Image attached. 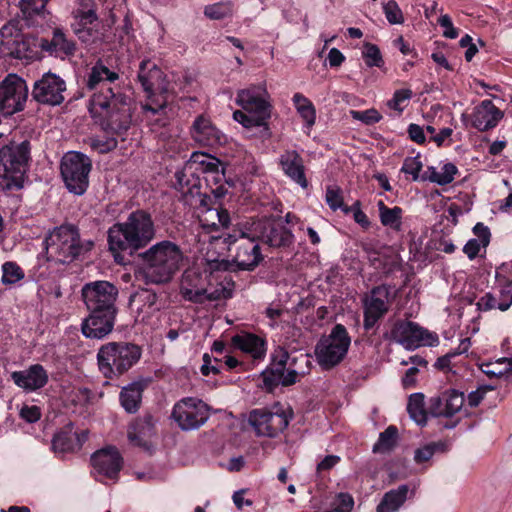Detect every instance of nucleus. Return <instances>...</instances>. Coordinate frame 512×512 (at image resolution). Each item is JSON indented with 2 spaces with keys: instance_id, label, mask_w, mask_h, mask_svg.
Wrapping results in <instances>:
<instances>
[{
  "instance_id": "obj_1",
  "label": "nucleus",
  "mask_w": 512,
  "mask_h": 512,
  "mask_svg": "<svg viewBox=\"0 0 512 512\" xmlns=\"http://www.w3.org/2000/svg\"><path fill=\"white\" fill-rule=\"evenodd\" d=\"M118 73L102 63L89 71L86 88L92 92L88 109L91 117L107 132L121 134L131 124V99L122 93Z\"/></svg>"
},
{
  "instance_id": "obj_2",
  "label": "nucleus",
  "mask_w": 512,
  "mask_h": 512,
  "mask_svg": "<svg viewBox=\"0 0 512 512\" xmlns=\"http://www.w3.org/2000/svg\"><path fill=\"white\" fill-rule=\"evenodd\" d=\"M228 268L225 259L208 257L203 270L193 266L184 271L180 294L185 300L199 304L232 297L234 282L226 273Z\"/></svg>"
},
{
  "instance_id": "obj_3",
  "label": "nucleus",
  "mask_w": 512,
  "mask_h": 512,
  "mask_svg": "<svg viewBox=\"0 0 512 512\" xmlns=\"http://www.w3.org/2000/svg\"><path fill=\"white\" fill-rule=\"evenodd\" d=\"M146 283L164 284L178 272L184 261L181 248L169 240L160 241L140 254Z\"/></svg>"
},
{
  "instance_id": "obj_4",
  "label": "nucleus",
  "mask_w": 512,
  "mask_h": 512,
  "mask_svg": "<svg viewBox=\"0 0 512 512\" xmlns=\"http://www.w3.org/2000/svg\"><path fill=\"white\" fill-rule=\"evenodd\" d=\"M155 236L151 216L142 211L132 212L123 223H116L108 230L109 249L113 253L135 251L145 247Z\"/></svg>"
},
{
  "instance_id": "obj_5",
  "label": "nucleus",
  "mask_w": 512,
  "mask_h": 512,
  "mask_svg": "<svg viewBox=\"0 0 512 512\" xmlns=\"http://www.w3.org/2000/svg\"><path fill=\"white\" fill-rule=\"evenodd\" d=\"M267 92L262 85H253L237 93L236 103L243 111L233 113V119L245 128L257 127L263 136H269L267 120L270 118V105L266 100Z\"/></svg>"
},
{
  "instance_id": "obj_6",
  "label": "nucleus",
  "mask_w": 512,
  "mask_h": 512,
  "mask_svg": "<svg viewBox=\"0 0 512 512\" xmlns=\"http://www.w3.org/2000/svg\"><path fill=\"white\" fill-rule=\"evenodd\" d=\"M141 357L139 346L127 342H109L100 347L97 363L105 378L112 379L128 371Z\"/></svg>"
},
{
  "instance_id": "obj_7",
  "label": "nucleus",
  "mask_w": 512,
  "mask_h": 512,
  "mask_svg": "<svg viewBox=\"0 0 512 512\" xmlns=\"http://www.w3.org/2000/svg\"><path fill=\"white\" fill-rule=\"evenodd\" d=\"M29 153L30 145L27 141L0 149V190L23 187Z\"/></svg>"
},
{
  "instance_id": "obj_8",
  "label": "nucleus",
  "mask_w": 512,
  "mask_h": 512,
  "mask_svg": "<svg viewBox=\"0 0 512 512\" xmlns=\"http://www.w3.org/2000/svg\"><path fill=\"white\" fill-rule=\"evenodd\" d=\"M138 79L147 98L142 105L144 113L155 115L162 111L168 102V84L161 69L153 61L143 60Z\"/></svg>"
},
{
  "instance_id": "obj_9",
  "label": "nucleus",
  "mask_w": 512,
  "mask_h": 512,
  "mask_svg": "<svg viewBox=\"0 0 512 512\" xmlns=\"http://www.w3.org/2000/svg\"><path fill=\"white\" fill-rule=\"evenodd\" d=\"M44 243L48 259L59 263L72 262L84 250L78 230L71 225L54 228L46 236ZM92 245V242H88L85 250Z\"/></svg>"
},
{
  "instance_id": "obj_10",
  "label": "nucleus",
  "mask_w": 512,
  "mask_h": 512,
  "mask_svg": "<svg viewBox=\"0 0 512 512\" xmlns=\"http://www.w3.org/2000/svg\"><path fill=\"white\" fill-rule=\"evenodd\" d=\"M298 361L309 362L304 354L290 357L283 347H277L271 354L270 367L262 373L264 387L272 390L279 384L288 386L296 383L298 375L305 373L304 370L297 369Z\"/></svg>"
},
{
  "instance_id": "obj_11",
  "label": "nucleus",
  "mask_w": 512,
  "mask_h": 512,
  "mask_svg": "<svg viewBox=\"0 0 512 512\" xmlns=\"http://www.w3.org/2000/svg\"><path fill=\"white\" fill-rule=\"evenodd\" d=\"M197 170L211 174L216 182L224 177V166L219 159L206 153H193L184 168L175 173L177 189L182 193H193L199 187V178H194Z\"/></svg>"
},
{
  "instance_id": "obj_12",
  "label": "nucleus",
  "mask_w": 512,
  "mask_h": 512,
  "mask_svg": "<svg viewBox=\"0 0 512 512\" xmlns=\"http://www.w3.org/2000/svg\"><path fill=\"white\" fill-rule=\"evenodd\" d=\"M351 339L346 328L337 324L330 334L322 338L315 348L317 361L324 369L338 365L346 356Z\"/></svg>"
},
{
  "instance_id": "obj_13",
  "label": "nucleus",
  "mask_w": 512,
  "mask_h": 512,
  "mask_svg": "<svg viewBox=\"0 0 512 512\" xmlns=\"http://www.w3.org/2000/svg\"><path fill=\"white\" fill-rule=\"evenodd\" d=\"M91 160L80 152H68L61 162V175L67 189L76 195H82L89 185Z\"/></svg>"
},
{
  "instance_id": "obj_14",
  "label": "nucleus",
  "mask_w": 512,
  "mask_h": 512,
  "mask_svg": "<svg viewBox=\"0 0 512 512\" xmlns=\"http://www.w3.org/2000/svg\"><path fill=\"white\" fill-rule=\"evenodd\" d=\"M244 222L239 223L233 233L223 237V243L231 245L237 243L234 262L241 270H253L262 261L258 240L250 235H242Z\"/></svg>"
},
{
  "instance_id": "obj_15",
  "label": "nucleus",
  "mask_w": 512,
  "mask_h": 512,
  "mask_svg": "<svg viewBox=\"0 0 512 512\" xmlns=\"http://www.w3.org/2000/svg\"><path fill=\"white\" fill-rule=\"evenodd\" d=\"M243 234L255 237L271 247L286 246L291 243L293 237L281 221L272 218L244 222Z\"/></svg>"
},
{
  "instance_id": "obj_16",
  "label": "nucleus",
  "mask_w": 512,
  "mask_h": 512,
  "mask_svg": "<svg viewBox=\"0 0 512 512\" xmlns=\"http://www.w3.org/2000/svg\"><path fill=\"white\" fill-rule=\"evenodd\" d=\"M72 16L74 18L72 28L80 41L92 44L101 39L94 0H76V8Z\"/></svg>"
},
{
  "instance_id": "obj_17",
  "label": "nucleus",
  "mask_w": 512,
  "mask_h": 512,
  "mask_svg": "<svg viewBox=\"0 0 512 512\" xmlns=\"http://www.w3.org/2000/svg\"><path fill=\"white\" fill-rule=\"evenodd\" d=\"M28 87L24 79L17 74H8L0 82V112L11 116L25 108Z\"/></svg>"
},
{
  "instance_id": "obj_18",
  "label": "nucleus",
  "mask_w": 512,
  "mask_h": 512,
  "mask_svg": "<svg viewBox=\"0 0 512 512\" xmlns=\"http://www.w3.org/2000/svg\"><path fill=\"white\" fill-rule=\"evenodd\" d=\"M209 407L198 398L187 397L177 402L172 417L181 430L191 431L200 428L209 419Z\"/></svg>"
},
{
  "instance_id": "obj_19",
  "label": "nucleus",
  "mask_w": 512,
  "mask_h": 512,
  "mask_svg": "<svg viewBox=\"0 0 512 512\" xmlns=\"http://www.w3.org/2000/svg\"><path fill=\"white\" fill-rule=\"evenodd\" d=\"M82 299L89 311H117L115 303L118 289L108 281L97 280L86 283L81 289Z\"/></svg>"
},
{
  "instance_id": "obj_20",
  "label": "nucleus",
  "mask_w": 512,
  "mask_h": 512,
  "mask_svg": "<svg viewBox=\"0 0 512 512\" xmlns=\"http://www.w3.org/2000/svg\"><path fill=\"white\" fill-rule=\"evenodd\" d=\"M390 337L407 350H414L420 346H434L438 343V336L423 329L412 321L397 320L391 329Z\"/></svg>"
},
{
  "instance_id": "obj_21",
  "label": "nucleus",
  "mask_w": 512,
  "mask_h": 512,
  "mask_svg": "<svg viewBox=\"0 0 512 512\" xmlns=\"http://www.w3.org/2000/svg\"><path fill=\"white\" fill-rule=\"evenodd\" d=\"M286 411L275 406L272 410L254 409L249 413L248 421L258 436L275 437L289 424Z\"/></svg>"
},
{
  "instance_id": "obj_22",
  "label": "nucleus",
  "mask_w": 512,
  "mask_h": 512,
  "mask_svg": "<svg viewBox=\"0 0 512 512\" xmlns=\"http://www.w3.org/2000/svg\"><path fill=\"white\" fill-rule=\"evenodd\" d=\"M395 291L388 285L374 287L364 299L365 330L372 329L375 324L388 312L394 301Z\"/></svg>"
},
{
  "instance_id": "obj_23",
  "label": "nucleus",
  "mask_w": 512,
  "mask_h": 512,
  "mask_svg": "<svg viewBox=\"0 0 512 512\" xmlns=\"http://www.w3.org/2000/svg\"><path fill=\"white\" fill-rule=\"evenodd\" d=\"M65 81L54 73H45L33 86V98L42 104L59 105L64 101Z\"/></svg>"
},
{
  "instance_id": "obj_24",
  "label": "nucleus",
  "mask_w": 512,
  "mask_h": 512,
  "mask_svg": "<svg viewBox=\"0 0 512 512\" xmlns=\"http://www.w3.org/2000/svg\"><path fill=\"white\" fill-rule=\"evenodd\" d=\"M93 473L96 478L116 479L122 468L123 459L117 448L108 446L96 451L91 456Z\"/></svg>"
},
{
  "instance_id": "obj_25",
  "label": "nucleus",
  "mask_w": 512,
  "mask_h": 512,
  "mask_svg": "<svg viewBox=\"0 0 512 512\" xmlns=\"http://www.w3.org/2000/svg\"><path fill=\"white\" fill-rule=\"evenodd\" d=\"M89 312L90 314L81 323L82 334L89 339L105 338L114 328L117 311Z\"/></svg>"
},
{
  "instance_id": "obj_26",
  "label": "nucleus",
  "mask_w": 512,
  "mask_h": 512,
  "mask_svg": "<svg viewBox=\"0 0 512 512\" xmlns=\"http://www.w3.org/2000/svg\"><path fill=\"white\" fill-rule=\"evenodd\" d=\"M234 348L248 355L254 361H263L267 354V340L251 332H240L231 338Z\"/></svg>"
},
{
  "instance_id": "obj_27",
  "label": "nucleus",
  "mask_w": 512,
  "mask_h": 512,
  "mask_svg": "<svg viewBox=\"0 0 512 512\" xmlns=\"http://www.w3.org/2000/svg\"><path fill=\"white\" fill-rule=\"evenodd\" d=\"M191 137L202 146L213 147L225 142V136L221 131L203 115L195 119L191 127Z\"/></svg>"
},
{
  "instance_id": "obj_28",
  "label": "nucleus",
  "mask_w": 512,
  "mask_h": 512,
  "mask_svg": "<svg viewBox=\"0 0 512 512\" xmlns=\"http://www.w3.org/2000/svg\"><path fill=\"white\" fill-rule=\"evenodd\" d=\"M503 112L492 101L483 100L471 114V123L479 131H487L496 127L503 118Z\"/></svg>"
},
{
  "instance_id": "obj_29",
  "label": "nucleus",
  "mask_w": 512,
  "mask_h": 512,
  "mask_svg": "<svg viewBox=\"0 0 512 512\" xmlns=\"http://www.w3.org/2000/svg\"><path fill=\"white\" fill-rule=\"evenodd\" d=\"M279 164L283 173L302 188L308 187L305 175L304 161L295 150H286L279 157Z\"/></svg>"
},
{
  "instance_id": "obj_30",
  "label": "nucleus",
  "mask_w": 512,
  "mask_h": 512,
  "mask_svg": "<svg viewBox=\"0 0 512 512\" xmlns=\"http://www.w3.org/2000/svg\"><path fill=\"white\" fill-rule=\"evenodd\" d=\"M13 382L26 391H35L44 387L48 382V374L40 364L31 365L29 368L21 371H15L11 374Z\"/></svg>"
},
{
  "instance_id": "obj_31",
  "label": "nucleus",
  "mask_w": 512,
  "mask_h": 512,
  "mask_svg": "<svg viewBox=\"0 0 512 512\" xmlns=\"http://www.w3.org/2000/svg\"><path fill=\"white\" fill-rule=\"evenodd\" d=\"M39 46L42 50L62 59L72 56L76 49L75 43L58 28L53 30L51 40L42 39Z\"/></svg>"
},
{
  "instance_id": "obj_32",
  "label": "nucleus",
  "mask_w": 512,
  "mask_h": 512,
  "mask_svg": "<svg viewBox=\"0 0 512 512\" xmlns=\"http://www.w3.org/2000/svg\"><path fill=\"white\" fill-rule=\"evenodd\" d=\"M458 172V168L454 163L440 162L439 167L428 166L422 174L421 180L445 186L454 181Z\"/></svg>"
},
{
  "instance_id": "obj_33",
  "label": "nucleus",
  "mask_w": 512,
  "mask_h": 512,
  "mask_svg": "<svg viewBox=\"0 0 512 512\" xmlns=\"http://www.w3.org/2000/svg\"><path fill=\"white\" fill-rule=\"evenodd\" d=\"M144 388L145 384L142 381L132 382L122 388L119 399L125 411L135 413L139 409Z\"/></svg>"
},
{
  "instance_id": "obj_34",
  "label": "nucleus",
  "mask_w": 512,
  "mask_h": 512,
  "mask_svg": "<svg viewBox=\"0 0 512 512\" xmlns=\"http://www.w3.org/2000/svg\"><path fill=\"white\" fill-rule=\"evenodd\" d=\"M473 233L477 238L470 239L463 248L464 253L469 259L476 258L480 251L489 245L491 238L489 228L481 222L474 226Z\"/></svg>"
},
{
  "instance_id": "obj_35",
  "label": "nucleus",
  "mask_w": 512,
  "mask_h": 512,
  "mask_svg": "<svg viewBox=\"0 0 512 512\" xmlns=\"http://www.w3.org/2000/svg\"><path fill=\"white\" fill-rule=\"evenodd\" d=\"M409 486L404 484L386 492L377 506V512H397L407 500Z\"/></svg>"
},
{
  "instance_id": "obj_36",
  "label": "nucleus",
  "mask_w": 512,
  "mask_h": 512,
  "mask_svg": "<svg viewBox=\"0 0 512 512\" xmlns=\"http://www.w3.org/2000/svg\"><path fill=\"white\" fill-rule=\"evenodd\" d=\"M292 101L296 111L305 122L304 132L309 135L316 121L315 107L313 103L301 93H295L293 95Z\"/></svg>"
},
{
  "instance_id": "obj_37",
  "label": "nucleus",
  "mask_w": 512,
  "mask_h": 512,
  "mask_svg": "<svg viewBox=\"0 0 512 512\" xmlns=\"http://www.w3.org/2000/svg\"><path fill=\"white\" fill-rule=\"evenodd\" d=\"M377 207L381 224L395 232H400L402 230V208L399 206L390 208L383 201H379Z\"/></svg>"
},
{
  "instance_id": "obj_38",
  "label": "nucleus",
  "mask_w": 512,
  "mask_h": 512,
  "mask_svg": "<svg viewBox=\"0 0 512 512\" xmlns=\"http://www.w3.org/2000/svg\"><path fill=\"white\" fill-rule=\"evenodd\" d=\"M199 220L205 228H227L230 223V216L227 210L220 207L207 208L199 216Z\"/></svg>"
},
{
  "instance_id": "obj_39",
  "label": "nucleus",
  "mask_w": 512,
  "mask_h": 512,
  "mask_svg": "<svg viewBox=\"0 0 512 512\" xmlns=\"http://www.w3.org/2000/svg\"><path fill=\"white\" fill-rule=\"evenodd\" d=\"M512 272V262L504 263L496 269V280L500 285H503L501 289V295L505 298V302L498 304V309L505 311L512 304V279L507 276L506 273Z\"/></svg>"
},
{
  "instance_id": "obj_40",
  "label": "nucleus",
  "mask_w": 512,
  "mask_h": 512,
  "mask_svg": "<svg viewBox=\"0 0 512 512\" xmlns=\"http://www.w3.org/2000/svg\"><path fill=\"white\" fill-rule=\"evenodd\" d=\"M407 411L410 418L418 425L424 426L427 423V415L425 410L424 395L422 393L411 394L407 404Z\"/></svg>"
},
{
  "instance_id": "obj_41",
  "label": "nucleus",
  "mask_w": 512,
  "mask_h": 512,
  "mask_svg": "<svg viewBox=\"0 0 512 512\" xmlns=\"http://www.w3.org/2000/svg\"><path fill=\"white\" fill-rule=\"evenodd\" d=\"M470 347V338L461 339L459 345L444 356L438 358L435 365L440 369L452 370L457 364L456 358L466 354Z\"/></svg>"
},
{
  "instance_id": "obj_42",
  "label": "nucleus",
  "mask_w": 512,
  "mask_h": 512,
  "mask_svg": "<svg viewBox=\"0 0 512 512\" xmlns=\"http://www.w3.org/2000/svg\"><path fill=\"white\" fill-rule=\"evenodd\" d=\"M149 431L150 429L146 424L135 423L128 430V439L132 445L150 452L152 450V443L148 439Z\"/></svg>"
},
{
  "instance_id": "obj_43",
  "label": "nucleus",
  "mask_w": 512,
  "mask_h": 512,
  "mask_svg": "<svg viewBox=\"0 0 512 512\" xmlns=\"http://www.w3.org/2000/svg\"><path fill=\"white\" fill-rule=\"evenodd\" d=\"M481 371L490 378H500L512 372V358H499L492 362L482 363Z\"/></svg>"
},
{
  "instance_id": "obj_44",
  "label": "nucleus",
  "mask_w": 512,
  "mask_h": 512,
  "mask_svg": "<svg viewBox=\"0 0 512 512\" xmlns=\"http://www.w3.org/2000/svg\"><path fill=\"white\" fill-rule=\"evenodd\" d=\"M398 438V430L395 426L387 427L379 434L377 442L373 445V452L385 454L390 452L396 445Z\"/></svg>"
},
{
  "instance_id": "obj_45",
  "label": "nucleus",
  "mask_w": 512,
  "mask_h": 512,
  "mask_svg": "<svg viewBox=\"0 0 512 512\" xmlns=\"http://www.w3.org/2000/svg\"><path fill=\"white\" fill-rule=\"evenodd\" d=\"M234 12L232 1H221L205 6L204 15L211 20H222L231 17Z\"/></svg>"
},
{
  "instance_id": "obj_46",
  "label": "nucleus",
  "mask_w": 512,
  "mask_h": 512,
  "mask_svg": "<svg viewBox=\"0 0 512 512\" xmlns=\"http://www.w3.org/2000/svg\"><path fill=\"white\" fill-rule=\"evenodd\" d=\"M48 2L49 0H21L20 9L23 17L27 20H32L36 16L44 18Z\"/></svg>"
},
{
  "instance_id": "obj_47",
  "label": "nucleus",
  "mask_w": 512,
  "mask_h": 512,
  "mask_svg": "<svg viewBox=\"0 0 512 512\" xmlns=\"http://www.w3.org/2000/svg\"><path fill=\"white\" fill-rule=\"evenodd\" d=\"M362 57L368 67H382L384 64L380 49L371 43H366L362 50Z\"/></svg>"
},
{
  "instance_id": "obj_48",
  "label": "nucleus",
  "mask_w": 512,
  "mask_h": 512,
  "mask_svg": "<svg viewBox=\"0 0 512 512\" xmlns=\"http://www.w3.org/2000/svg\"><path fill=\"white\" fill-rule=\"evenodd\" d=\"M445 444L443 442L429 443L421 448H418L414 453V461L418 464L430 460L436 451H444Z\"/></svg>"
},
{
  "instance_id": "obj_49",
  "label": "nucleus",
  "mask_w": 512,
  "mask_h": 512,
  "mask_svg": "<svg viewBox=\"0 0 512 512\" xmlns=\"http://www.w3.org/2000/svg\"><path fill=\"white\" fill-rule=\"evenodd\" d=\"M2 282L4 284H15L24 278L22 268L15 262H6L2 266Z\"/></svg>"
},
{
  "instance_id": "obj_50",
  "label": "nucleus",
  "mask_w": 512,
  "mask_h": 512,
  "mask_svg": "<svg viewBox=\"0 0 512 512\" xmlns=\"http://www.w3.org/2000/svg\"><path fill=\"white\" fill-rule=\"evenodd\" d=\"M445 407L449 410L451 417L458 413L463 407L465 398L462 392L449 390L444 392Z\"/></svg>"
},
{
  "instance_id": "obj_51",
  "label": "nucleus",
  "mask_w": 512,
  "mask_h": 512,
  "mask_svg": "<svg viewBox=\"0 0 512 512\" xmlns=\"http://www.w3.org/2000/svg\"><path fill=\"white\" fill-rule=\"evenodd\" d=\"M383 12L390 24L396 25L404 23V15L395 0H388L383 3Z\"/></svg>"
},
{
  "instance_id": "obj_52",
  "label": "nucleus",
  "mask_w": 512,
  "mask_h": 512,
  "mask_svg": "<svg viewBox=\"0 0 512 512\" xmlns=\"http://www.w3.org/2000/svg\"><path fill=\"white\" fill-rule=\"evenodd\" d=\"M423 164L420 160V156H413V157H407L405 158L401 172L411 175L413 181L419 180L420 177V171L422 170Z\"/></svg>"
},
{
  "instance_id": "obj_53",
  "label": "nucleus",
  "mask_w": 512,
  "mask_h": 512,
  "mask_svg": "<svg viewBox=\"0 0 512 512\" xmlns=\"http://www.w3.org/2000/svg\"><path fill=\"white\" fill-rule=\"evenodd\" d=\"M325 199L326 203L333 211H336L338 209H341L343 211V208L347 207L343 206V197L341 189L335 185L327 187Z\"/></svg>"
},
{
  "instance_id": "obj_54",
  "label": "nucleus",
  "mask_w": 512,
  "mask_h": 512,
  "mask_svg": "<svg viewBox=\"0 0 512 512\" xmlns=\"http://www.w3.org/2000/svg\"><path fill=\"white\" fill-rule=\"evenodd\" d=\"M412 97L410 89H399L393 94V97L388 101V106L401 113L405 108V103Z\"/></svg>"
},
{
  "instance_id": "obj_55",
  "label": "nucleus",
  "mask_w": 512,
  "mask_h": 512,
  "mask_svg": "<svg viewBox=\"0 0 512 512\" xmlns=\"http://www.w3.org/2000/svg\"><path fill=\"white\" fill-rule=\"evenodd\" d=\"M343 212L353 214L354 221L362 228L368 229L371 225L367 215L361 209L360 201H355L351 206L343 208Z\"/></svg>"
},
{
  "instance_id": "obj_56",
  "label": "nucleus",
  "mask_w": 512,
  "mask_h": 512,
  "mask_svg": "<svg viewBox=\"0 0 512 512\" xmlns=\"http://www.w3.org/2000/svg\"><path fill=\"white\" fill-rule=\"evenodd\" d=\"M428 413L433 417H451L449 410L445 407L444 393L430 399Z\"/></svg>"
},
{
  "instance_id": "obj_57",
  "label": "nucleus",
  "mask_w": 512,
  "mask_h": 512,
  "mask_svg": "<svg viewBox=\"0 0 512 512\" xmlns=\"http://www.w3.org/2000/svg\"><path fill=\"white\" fill-rule=\"evenodd\" d=\"M90 146L98 153H107L117 146V141L112 137L92 138L90 140Z\"/></svg>"
},
{
  "instance_id": "obj_58",
  "label": "nucleus",
  "mask_w": 512,
  "mask_h": 512,
  "mask_svg": "<svg viewBox=\"0 0 512 512\" xmlns=\"http://www.w3.org/2000/svg\"><path fill=\"white\" fill-rule=\"evenodd\" d=\"M222 370V359L215 357L213 360L210 355H203V364L201 372L203 375L208 376L210 373L218 374Z\"/></svg>"
},
{
  "instance_id": "obj_59",
  "label": "nucleus",
  "mask_w": 512,
  "mask_h": 512,
  "mask_svg": "<svg viewBox=\"0 0 512 512\" xmlns=\"http://www.w3.org/2000/svg\"><path fill=\"white\" fill-rule=\"evenodd\" d=\"M354 119L359 120L365 124H374L381 120L382 116L375 109H368L365 111H351Z\"/></svg>"
},
{
  "instance_id": "obj_60",
  "label": "nucleus",
  "mask_w": 512,
  "mask_h": 512,
  "mask_svg": "<svg viewBox=\"0 0 512 512\" xmlns=\"http://www.w3.org/2000/svg\"><path fill=\"white\" fill-rule=\"evenodd\" d=\"M438 24L443 28V36L448 39H455L459 35V31L454 27L449 15H441Z\"/></svg>"
},
{
  "instance_id": "obj_61",
  "label": "nucleus",
  "mask_w": 512,
  "mask_h": 512,
  "mask_svg": "<svg viewBox=\"0 0 512 512\" xmlns=\"http://www.w3.org/2000/svg\"><path fill=\"white\" fill-rule=\"evenodd\" d=\"M52 446L55 451L66 452L73 449V443L70 441L67 433H58L52 441Z\"/></svg>"
},
{
  "instance_id": "obj_62",
  "label": "nucleus",
  "mask_w": 512,
  "mask_h": 512,
  "mask_svg": "<svg viewBox=\"0 0 512 512\" xmlns=\"http://www.w3.org/2000/svg\"><path fill=\"white\" fill-rule=\"evenodd\" d=\"M393 46L406 56L411 58H418V52L414 46L404 40L403 36H399L393 40Z\"/></svg>"
},
{
  "instance_id": "obj_63",
  "label": "nucleus",
  "mask_w": 512,
  "mask_h": 512,
  "mask_svg": "<svg viewBox=\"0 0 512 512\" xmlns=\"http://www.w3.org/2000/svg\"><path fill=\"white\" fill-rule=\"evenodd\" d=\"M20 417L28 423L37 422L41 417L40 408L36 405H24L20 410Z\"/></svg>"
},
{
  "instance_id": "obj_64",
  "label": "nucleus",
  "mask_w": 512,
  "mask_h": 512,
  "mask_svg": "<svg viewBox=\"0 0 512 512\" xmlns=\"http://www.w3.org/2000/svg\"><path fill=\"white\" fill-rule=\"evenodd\" d=\"M407 132L412 141L416 142L417 144L425 143L426 137L424 129L420 125L411 123L408 126Z\"/></svg>"
}]
</instances>
